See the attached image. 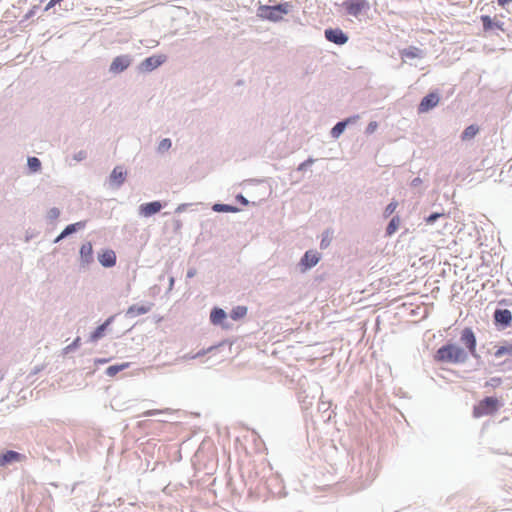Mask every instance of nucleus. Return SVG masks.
Returning a JSON list of instances; mask_svg holds the SVG:
<instances>
[{"label":"nucleus","mask_w":512,"mask_h":512,"mask_svg":"<svg viewBox=\"0 0 512 512\" xmlns=\"http://www.w3.org/2000/svg\"><path fill=\"white\" fill-rule=\"evenodd\" d=\"M80 263L82 267H87L94 261L93 247L91 242H86L80 247Z\"/></svg>","instance_id":"nucleus-16"},{"label":"nucleus","mask_w":512,"mask_h":512,"mask_svg":"<svg viewBox=\"0 0 512 512\" xmlns=\"http://www.w3.org/2000/svg\"><path fill=\"white\" fill-rule=\"evenodd\" d=\"M59 216H60V210L57 207H53V208L49 209L47 212V219L49 221H54V220L58 219Z\"/></svg>","instance_id":"nucleus-36"},{"label":"nucleus","mask_w":512,"mask_h":512,"mask_svg":"<svg viewBox=\"0 0 512 512\" xmlns=\"http://www.w3.org/2000/svg\"><path fill=\"white\" fill-rule=\"evenodd\" d=\"M398 206V203L396 201H392L390 202L384 209V213H383V216L385 218L389 217L390 215H392L394 213V211L396 210Z\"/></svg>","instance_id":"nucleus-34"},{"label":"nucleus","mask_w":512,"mask_h":512,"mask_svg":"<svg viewBox=\"0 0 512 512\" xmlns=\"http://www.w3.org/2000/svg\"><path fill=\"white\" fill-rule=\"evenodd\" d=\"M400 223V217L398 215L393 216L386 227V236H392L397 231Z\"/></svg>","instance_id":"nucleus-24"},{"label":"nucleus","mask_w":512,"mask_h":512,"mask_svg":"<svg viewBox=\"0 0 512 512\" xmlns=\"http://www.w3.org/2000/svg\"><path fill=\"white\" fill-rule=\"evenodd\" d=\"M236 200H237V202H239L240 204H242L244 206H247L249 204L248 199L245 196H243L242 194H238L236 196Z\"/></svg>","instance_id":"nucleus-42"},{"label":"nucleus","mask_w":512,"mask_h":512,"mask_svg":"<svg viewBox=\"0 0 512 512\" xmlns=\"http://www.w3.org/2000/svg\"><path fill=\"white\" fill-rule=\"evenodd\" d=\"M330 242H331V237H330L329 231H326L323 234V237L321 239L320 248L321 249L327 248L330 245Z\"/></svg>","instance_id":"nucleus-37"},{"label":"nucleus","mask_w":512,"mask_h":512,"mask_svg":"<svg viewBox=\"0 0 512 512\" xmlns=\"http://www.w3.org/2000/svg\"><path fill=\"white\" fill-rule=\"evenodd\" d=\"M173 223H174V230L175 231H178V230H180L182 228V222H181L180 219H175Z\"/></svg>","instance_id":"nucleus-47"},{"label":"nucleus","mask_w":512,"mask_h":512,"mask_svg":"<svg viewBox=\"0 0 512 512\" xmlns=\"http://www.w3.org/2000/svg\"><path fill=\"white\" fill-rule=\"evenodd\" d=\"M422 184V179L420 177H416L414 178L411 182H410V186L413 187V188H416L418 187L419 185Z\"/></svg>","instance_id":"nucleus-43"},{"label":"nucleus","mask_w":512,"mask_h":512,"mask_svg":"<svg viewBox=\"0 0 512 512\" xmlns=\"http://www.w3.org/2000/svg\"><path fill=\"white\" fill-rule=\"evenodd\" d=\"M174 282H175L174 277H170V279H169V290H172Z\"/></svg>","instance_id":"nucleus-51"},{"label":"nucleus","mask_w":512,"mask_h":512,"mask_svg":"<svg viewBox=\"0 0 512 512\" xmlns=\"http://www.w3.org/2000/svg\"><path fill=\"white\" fill-rule=\"evenodd\" d=\"M483 31L491 35H499L498 31L505 32L504 22L491 18L489 15H481L480 17Z\"/></svg>","instance_id":"nucleus-6"},{"label":"nucleus","mask_w":512,"mask_h":512,"mask_svg":"<svg viewBox=\"0 0 512 512\" xmlns=\"http://www.w3.org/2000/svg\"><path fill=\"white\" fill-rule=\"evenodd\" d=\"M227 314L222 308L215 307L211 310L210 321L214 325H220L226 319Z\"/></svg>","instance_id":"nucleus-22"},{"label":"nucleus","mask_w":512,"mask_h":512,"mask_svg":"<svg viewBox=\"0 0 512 512\" xmlns=\"http://www.w3.org/2000/svg\"><path fill=\"white\" fill-rule=\"evenodd\" d=\"M22 458V454L13 450H7L6 452L0 454V466H6L13 462H18Z\"/></svg>","instance_id":"nucleus-21"},{"label":"nucleus","mask_w":512,"mask_h":512,"mask_svg":"<svg viewBox=\"0 0 512 512\" xmlns=\"http://www.w3.org/2000/svg\"><path fill=\"white\" fill-rule=\"evenodd\" d=\"M320 258V254L317 251H306L299 262L301 272H305L316 266L320 261Z\"/></svg>","instance_id":"nucleus-9"},{"label":"nucleus","mask_w":512,"mask_h":512,"mask_svg":"<svg viewBox=\"0 0 512 512\" xmlns=\"http://www.w3.org/2000/svg\"><path fill=\"white\" fill-rule=\"evenodd\" d=\"M440 101V96L436 92H430L422 98L418 105V113H426L436 107Z\"/></svg>","instance_id":"nucleus-10"},{"label":"nucleus","mask_w":512,"mask_h":512,"mask_svg":"<svg viewBox=\"0 0 512 512\" xmlns=\"http://www.w3.org/2000/svg\"><path fill=\"white\" fill-rule=\"evenodd\" d=\"M399 53L403 61H405L406 59L415 58L423 59L425 57V52L416 46H409L407 48H404L400 50Z\"/></svg>","instance_id":"nucleus-18"},{"label":"nucleus","mask_w":512,"mask_h":512,"mask_svg":"<svg viewBox=\"0 0 512 512\" xmlns=\"http://www.w3.org/2000/svg\"><path fill=\"white\" fill-rule=\"evenodd\" d=\"M315 162V159L309 157L304 162L300 163L297 167V171H305L309 166H311Z\"/></svg>","instance_id":"nucleus-38"},{"label":"nucleus","mask_w":512,"mask_h":512,"mask_svg":"<svg viewBox=\"0 0 512 512\" xmlns=\"http://www.w3.org/2000/svg\"><path fill=\"white\" fill-rule=\"evenodd\" d=\"M188 206H189V204H186V203H184V204H180V205H178V206H177V208H176L175 212H176V213H182V212H184V211L186 210V208H187Z\"/></svg>","instance_id":"nucleus-45"},{"label":"nucleus","mask_w":512,"mask_h":512,"mask_svg":"<svg viewBox=\"0 0 512 512\" xmlns=\"http://www.w3.org/2000/svg\"><path fill=\"white\" fill-rule=\"evenodd\" d=\"M80 342H81L80 337L75 338L71 344H69L68 346H66L64 348V354H68V353L72 352L73 350H75L76 348H78L80 345Z\"/></svg>","instance_id":"nucleus-35"},{"label":"nucleus","mask_w":512,"mask_h":512,"mask_svg":"<svg viewBox=\"0 0 512 512\" xmlns=\"http://www.w3.org/2000/svg\"><path fill=\"white\" fill-rule=\"evenodd\" d=\"M502 380L499 377H492L488 382L487 385H490L492 387H497L501 384Z\"/></svg>","instance_id":"nucleus-41"},{"label":"nucleus","mask_w":512,"mask_h":512,"mask_svg":"<svg viewBox=\"0 0 512 512\" xmlns=\"http://www.w3.org/2000/svg\"><path fill=\"white\" fill-rule=\"evenodd\" d=\"M506 354L512 356V340L511 341H506L504 343V345L499 346L497 348V350L495 351L494 356L496 358H500V357H502V356H504Z\"/></svg>","instance_id":"nucleus-26"},{"label":"nucleus","mask_w":512,"mask_h":512,"mask_svg":"<svg viewBox=\"0 0 512 512\" xmlns=\"http://www.w3.org/2000/svg\"><path fill=\"white\" fill-rule=\"evenodd\" d=\"M325 38L334 44L344 45L348 42V36L340 28H328L324 31Z\"/></svg>","instance_id":"nucleus-11"},{"label":"nucleus","mask_w":512,"mask_h":512,"mask_svg":"<svg viewBox=\"0 0 512 512\" xmlns=\"http://www.w3.org/2000/svg\"><path fill=\"white\" fill-rule=\"evenodd\" d=\"M247 311L248 309L246 306H236L230 311V317L234 321L240 320L247 315Z\"/></svg>","instance_id":"nucleus-25"},{"label":"nucleus","mask_w":512,"mask_h":512,"mask_svg":"<svg viewBox=\"0 0 512 512\" xmlns=\"http://www.w3.org/2000/svg\"><path fill=\"white\" fill-rule=\"evenodd\" d=\"M167 60L166 55H153L145 58L138 66L139 72H152Z\"/></svg>","instance_id":"nucleus-7"},{"label":"nucleus","mask_w":512,"mask_h":512,"mask_svg":"<svg viewBox=\"0 0 512 512\" xmlns=\"http://www.w3.org/2000/svg\"><path fill=\"white\" fill-rule=\"evenodd\" d=\"M126 176L127 171L122 166L114 167L109 176L110 186L116 189L120 188L124 184Z\"/></svg>","instance_id":"nucleus-12"},{"label":"nucleus","mask_w":512,"mask_h":512,"mask_svg":"<svg viewBox=\"0 0 512 512\" xmlns=\"http://www.w3.org/2000/svg\"><path fill=\"white\" fill-rule=\"evenodd\" d=\"M494 322L495 325L505 329L511 325L512 313L509 309H496L494 311Z\"/></svg>","instance_id":"nucleus-13"},{"label":"nucleus","mask_w":512,"mask_h":512,"mask_svg":"<svg viewBox=\"0 0 512 512\" xmlns=\"http://www.w3.org/2000/svg\"><path fill=\"white\" fill-rule=\"evenodd\" d=\"M115 315H112L110 317H108L104 323H102L101 325H99L91 334H90V337H89V340L91 342H97L99 339H101L104 334H105V331L106 329L113 323L114 319H115Z\"/></svg>","instance_id":"nucleus-20"},{"label":"nucleus","mask_w":512,"mask_h":512,"mask_svg":"<svg viewBox=\"0 0 512 512\" xmlns=\"http://www.w3.org/2000/svg\"><path fill=\"white\" fill-rule=\"evenodd\" d=\"M347 127V121H339L337 122L330 131V135L332 138L337 139L344 132Z\"/></svg>","instance_id":"nucleus-29"},{"label":"nucleus","mask_w":512,"mask_h":512,"mask_svg":"<svg viewBox=\"0 0 512 512\" xmlns=\"http://www.w3.org/2000/svg\"><path fill=\"white\" fill-rule=\"evenodd\" d=\"M108 360L105 359V358H97L95 359V364H104L106 363Z\"/></svg>","instance_id":"nucleus-50"},{"label":"nucleus","mask_w":512,"mask_h":512,"mask_svg":"<svg viewBox=\"0 0 512 512\" xmlns=\"http://www.w3.org/2000/svg\"><path fill=\"white\" fill-rule=\"evenodd\" d=\"M212 210L215 212H225V213H237L240 209L236 206L222 203H215L212 206Z\"/></svg>","instance_id":"nucleus-23"},{"label":"nucleus","mask_w":512,"mask_h":512,"mask_svg":"<svg viewBox=\"0 0 512 512\" xmlns=\"http://www.w3.org/2000/svg\"><path fill=\"white\" fill-rule=\"evenodd\" d=\"M99 263L105 268H111L116 264V254L111 249H106L98 254Z\"/></svg>","instance_id":"nucleus-19"},{"label":"nucleus","mask_w":512,"mask_h":512,"mask_svg":"<svg viewBox=\"0 0 512 512\" xmlns=\"http://www.w3.org/2000/svg\"><path fill=\"white\" fill-rule=\"evenodd\" d=\"M87 158V152L85 150H80L73 155V159L77 162H81Z\"/></svg>","instance_id":"nucleus-40"},{"label":"nucleus","mask_w":512,"mask_h":512,"mask_svg":"<svg viewBox=\"0 0 512 512\" xmlns=\"http://www.w3.org/2000/svg\"><path fill=\"white\" fill-rule=\"evenodd\" d=\"M172 146V141L169 138L162 139L157 147V151L162 153L169 150Z\"/></svg>","instance_id":"nucleus-33"},{"label":"nucleus","mask_w":512,"mask_h":512,"mask_svg":"<svg viewBox=\"0 0 512 512\" xmlns=\"http://www.w3.org/2000/svg\"><path fill=\"white\" fill-rule=\"evenodd\" d=\"M499 401L495 397H485L473 408L474 417H481L484 415H492L498 410Z\"/></svg>","instance_id":"nucleus-4"},{"label":"nucleus","mask_w":512,"mask_h":512,"mask_svg":"<svg viewBox=\"0 0 512 512\" xmlns=\"http://www.w3.org/2000/svg\"><path fill=\"white\" fill-rule=\"evenodd\" d=\"M460 342L467 349L468 356L470 355L477 362L481 361V356L477 352V339L474 331L470 327H465L460 333Z\"/></svg>","instance_id":"nucleus-3"},{"label":"nucleus","mask_w":512,"mask_h":512,"mask_svg":"<svg viewBox=\"0 0 512 512\" xmlns=\"http://www.w3.org/2000/svg\"><path fill=\"white\" fill-rule=\"evenodd\" d=\"M377 128H378V123H377L376 121H371V122L367 125V127H366V129H365V133H366L367 135L373 134V133L376 131V129H377Z\"/></svg>","instance_id":"nucleus-39"},{"label":"nucleus","mask_w":512,"mask_h":512,"mask_svg":"<svg viewBox=\"0 0 512 512\" xmlns=\"http://www.w3.org/2000/svg\"><path fill=\"white\" fill-rule=\"evenodd\" d=\"M358 119H359V115H353L351 117L344 119L343 121H347V126H348L349 124L355 123Z\"/></svg>","instance_id":"nucleus-44"},{"label":"nucleus","mask_w":512,"mask_h":512,"mask_svg":"<svg viewBox=\"0 0 512 512\" xmlns=\"http://www.w3.org/2000/svg\"><path fill=\"white\" fill-rule=\"evenodd\" d=\"M510 2H512V0H497L498 5L501 7H505Z\"/></svg>","instance_id":"nucleus-49"},{"label":"nucleus","mask_w":512,"mask_h":512,"mask_svg":"<svg viewBox=\"0 0 512 512\" xmlns=\"http://www.w3.org/2000/svg\"><path fill=\"white\" fill-rule=\"evenodd\" d=\"M479 132V128L476 125H469L464 129V131L461 134V140L467 141L476 136V134Z\"/></svg>","instance_id":"nucleus-27"},{"label":"nucleus","mask_w":512,"mask_h":512,"mask_svg":"<svg viewBox=\"0 0 512 512\" xmlns=\"http://www.w3.org/2000/svg\"><path fill=\"white\" fill-rule=\"evenodd\" d=\"M153 305L154 304L151 302H147V303L141 304V305H139V304L131 305L126 310L125 315H126V317L133 318V317H136L139 315L146 314L152 310Z\"/></svg>","instance_id":"nucleus-17"},{"label":"nucleus","mask_w":512,"mask_h":512,"mask_svg":"<svg viewBox=\"0 0 512 512\" xmlns=\"http://www.w3.org/2000/svg\"><path fill=\"white\" fill-rule=\"evenodd\" d=\"M441 217H445V214L440 212H433L429 216L425 217L424 221L427 225H432Z\"/></svg>","instance_id":"nucleus-32"},{"label":"nucleus","mask_w":512,"mask_h":512,"mask_svg":"<svg viewBox=\"0 0 512 512\" xmlns=\"http://www.w3.org/2000/svg\"><path fill=\"white\" fill-rule=\"evenodd\" d=\"M86 224H87V221L83 220V221H79V222L67 225L62 230V232L55 238L54 243H59L60 241H62L66 237H68L69 235H71L79 230L84 229L86 227Z\"/></svg>","instance_id":"nucleus-15"},{"label":"nucleus","mask_w":512,"mask_h":512,"mask_svg":"<svg viewBox=\"0 0 512 512\" xmlns=\"http://www.w3.org/2000/svg\"><path fill=\"white\" fill-rule=\"evenodd\" d=\"M206 352H207L206 350H201V351H199V352H197L195 354L187 353V354H185L183 356L178 357L175 360V362L176 363H180V362H183V361H187V360H191V359H196V358H199V357L205 355Z\"/></svg>","instance_id":"nucleus-31"},{"label":"nucleus","mask_w":512,"mask_h":512,"mask_svg":"<svg viewBox=\"0 0 512 512\" xmlns=\"http://www.w3.org/2000/svg\"><path fill=\"white\" fill-rule=\"evenodd\" d=\"M128 367H129V363H121V364L111 365L106 369L105 374L109 377H114L119 372L123 371L124 369H126Z\"/></svg>","instance_id":"nucleus-28"},{"label":"nucleus","mask_w":512,"mask_h":512,"mask_svg":"<svg viewBox=\"0 0 512 512\" xmlns=\"http://www.w3.org/2000/svg\"><path fill=\"white\" fill-rule=\"evenodd\" d=\"M163 204L160 201H152L141 204L138 208V213L143 217H150L161 211Z\"/></svg>","instance_id":"nucleus-14"},{"label":"nucleus","mask_w":512,"mask_h":512,"mask_svg":"<svg viewBox=\"0 0 512 512\" xmlns=\"http://www.w3.org/2000/svg\"><path fill=\"white\" fill-rule=\"evenodd\" d=\"M132 62L133 57L130 54L118 55L112 60L109 66V72L114 75L120 74L128 69Z\"/></svg>","instance_id":"nucleus-5"},{"label":"nucleus","mask_w":512,"mask_h":512,"mask_svg":"<svg viewBox=\"0 0 512 512\" xmlns=\"http://www.w3.org/2000/svg\"><path fill=\"white\" fill-rule=\"evenodd\" d=\"M197 271L195 268H189L186 274L187 278H193L196 275Z\"/></svg>","instance_id":"nucleus-46"},{"label":"nucleus","mask_w":512,"mask_h":512,"mask_svg":"<svg viewBox=\"0 0 512 512\" xmlns=\"http://www.w3.org/2000/svg\"><path fill=\"white\" fill-rule=\"evenodd\" d=\"M468 358L466 350L454 343L444 344L434 355L435 361L450 364H463Z\"/></svg>","instance_id":"nucleus-1"},{"label":"nucleus","mask_w":512,"mask_h":512,"mask_svg":"<svg viewBox=\"0 0 512 512\" xmlns=\"http://www.w3.org/2000/svg\"><path fill=\"white\" fill-rule=\"evenodd\" d=\"M343 7L348 15L357 17L363 10L369 9V3L366 0H346Z\"/></svg>","instance_id":"nucleus-8"},{"label":"nucleus","mask_w":512,"mask_h":512,"mask_svg":"<svg viewBox=\"0 0 512 512\" xmlns=\"http://www.w3.org/2000/svg\"><path fill=\"white\" fill-rule=\"evenodd\" d=\"M159 413H160V411H158V410H148V411H146L144 413V415L145 416H154V415L159 414Z\"/></svg>","instance_id":"nucleus-48"},{"label":"nucleus","mask_w":512,"mask_h":512,"mask_svg":"<svg viewBox=\"0 0 512 512\" xmlns=\"http://www.w3.org/2000/svg\"><path fill=\"white\" fill-rule=\"evenodd\" d=\"M27 165L30 171L34 173L41 169V161L37 157H28Z\"/></svg>","instance_id":"nucleus-30"},{"label":"nucleus","mask_w":512,"mask_h":512,"mask_svg":"<svg viewBox=\"0 0 512 512\" xmlns=\"http://www.w3.org/2000/svg\"><path fill=\"white\" fill-rule=\"evenodd\" d=\"M292 8L290 2H283L277 5H260L257 9V16L263 20L271 22H279L283 19V15L288 14Z\"/></svg>","instance_id":"nucleus-2"}]
</instances>
